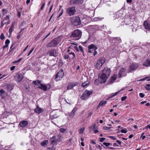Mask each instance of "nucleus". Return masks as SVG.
<instances>
[{
  "label": "nucleus",
  "instance_id": "obj_34",
  "mask_svg": "<svg viewBox=\"0 0 150 150\" xmlns=\"http://www.w3.org/2000/svg\"><path fill=\"white\" fill-rule=\"evenodd\" d=\"M2 11L3 12V15H5L7 14L8 12V11L5 9H3L2 10Z\"/></svg>",
  "mask_w": 150,
  "mask_h": 150
},
{
  "label": "nucleus",
  "instance_id": "obj_26",
  "mask_svg": "<svg viewBox=\"0 0 150 150\" xmlns=\"http://www.w3.org/2000/svg\"><path fill=\"white\" fill-rule=\"evenodd\" d=\"M117 75L116 74H114L110 78L111 83H113L116 79Z\"/></svg>",
  "mask_w": 150,
  "mask_h": 150
},
{
  "label": "nucleus",
  "instance_id": "obj_17",
  "mask_svg": "<svg viewBox=\"0 0 150 150\" xmlns=\"http://www.w3.org/2000/svg\"><path fill=\"white\" fill-rule=\"evenodd\" d=\"M76 26L79 25L81 24V21L79 16L76 17Z\"/></svg>",
  "mask_w": 150,
  "mask_h": 150
},
{
  "label": "nucleus",
  "instance_id": "obj_54",
  "mask_svg": "<svg viewBox=\"0 0 150 150\" xmlns=\"http://www.w3.org/2000/svg\"><path fill=\"white\" fill-rule=\"evenodd\" d=\"M17 38L18 39H20L21 37V35L20 34V33H19L17 36Z\"/></svg>",
  "mask_w": 150,
  "mask_h": 150
},
{
  "label": "nucleus",
  "instance_id": "obj_18",
  "mask_svg": "<svg viewBox=\"0 0 150 150\" xmlns=\"http://www.w3.org/2000/svg\"><path fill=\"white\" fill-rule=\"evenodd\" d=\"M143 65L146 67H148L150 66V59H148L143 63Z\"/></svg>",
  "mask_w": 150,
  "mask_h": 150
},
{
  "label": "nucleus",
  "instance_id": "obj_25",
  "mask_svg": "<svg viewBox=\"0 0 150 150\" xmlns=\"http://www.w3.org/2000/svg\"><path fill=\"white\" fill-rule=\"evenodd\" d=\"M33 83L35 84V85L39 86L41 83V81L39 80H37L33 81Z\"/></svg>",
  "mask_w": 150,
  "mask_h": 150
},
{
  "label": "nucleus",
  "instance_id": "obj_50",
  "mask_svg": "<svg viewBox=\"0 0 150 150\" xmlns=\"http://www.w3.org/2000/svg\"><path fill=\"white\" fill-rule=\"evenodd\" d=\"M105 139L104 138H100V141L101 142H103L104 140H105Z\"/></svg>",
  "mask_w": 150,
  "mask_h": 150
},
{
  "label": "nucleus",
  "instance_id": "obj_42",
  "mask_svg": "<svg viewBox=\"0 0 150 150\" xmlns=\"http://www.w3.org/2000/svg\"><path fill=\"white\" fill-rule=\"evenodd\" d=\"M0 38L1 40H3L5 39L3 33H1L0 36Z\"/></svg>",
  "mask_w": 150,
  "mask_h": 150
},
{
  "label": "nucleus",
  "instance_id": "obj_23",
  "mask_svg": "<svg viewBox=\"0 0 150 150\" xmlns=\"http://www.w3.org/2000/svg\"><path fill=\"white\" fill-rule=\"evenodd\" d=\"M6 20H8V22H6L7 24L8 25V24H9L11 22L10 19H9V15L6 16L4 18L3 21H4Z\"/></svg>",
  "mask_w": 150,
  "mask_h": 150
},
{
  "label": "nucleus",
  "instance_id": "obj_10",
  "mask_svg": "<svg viewBox=\"0 0 150 150\" xmlns=\"http://www.w3.org/2000/svg\"><path fill=\"white\" fill-rule=\"evenodd\" d=\"M82 35V32L79 29L76 30V40H79Z\"/></svg>",
  "mask_w": 150,
  "mask_h": 150
},
{
  "label": "nucleus",
  "instance_id": "obj_14",
  "mask_svg": "<svg viewBox=\"0 0 150 150\" xmlns=\"http://www.w3.org/2000/svg\"><path fill=\"white\" fill-rule=\"evenodd\" d=\"M16 77L17 78V79L16 80V81L19 82L22 80L23 77L22 74H20L16 75Z\"/></svg>",
  "mask_w": 150,
  "mask_h": 150
},
{
  "label": "nucleus",
  "instance_id": "obj_57",
  "mask_svg": "<svg viewBox=\"0 0 150 150\" xmlns=\"http://www.w3.org/2000/svg\"><path fill=\"white\" fill-rule=\"evenodd\" d=\"M63 13V10H62L61 13H60L59 15V16H58V18L60 16H61V15H62Z\"/></svg>",
  "mask_w": 150,
  "mask_h": 150
},
{
  "label": "nucleus",
  "instance_id": "obj_53",
  "mask_svg": "<svg viewBox=\"0 0 150 150\" xmlns=\"http://www.w3.org/2000/svg\"><path fill=\"white\" fill-rule=\"evenodd\" d=\"M127 98V96H124V97H122V98H121V100L122 101H124L126 99V98Z\"/></svg>",
  "mask_w": 150,
  "mask_h": 150
},
{
  "label": "nucleus",
  "instance_id": "obj_27",
  "mask_svg": "<svg viewBox=\"0 0 150 150\" xmlns=\"http://www.w3.org/2000/svg\"><path fill=\"white\" fill-rule=\"evenodd\" d=\"M107 103V101H101L99 103L98 106H104Z\"/></svg>",
  "mask_w": 150,
  "mask_h": 150
},
{
  "label": "nucleus",
  "instance_id": "obj_29",
  "mask_svg": "<svg viewBox=\"0 0 150 150\" xmlns=\"http://www.w3.org/2000/svg\"><path fill=\"white\" fill-rule=\"evenodd\" d=\"M48 142V140H45L41 143V145L43 146H45L47 145V143Z\"/></svg>",
  "mask_w": 150,
  "mask_h": 150
},
{
  "label": "nucleus",
  "instance_id": "obj_40",
  "mask_svg": "<svg viewBox=\"0 0 150 150\" xmlns=\"http://www.w3.org/2000/svg\"><path fill=\"white\" fill-rule=\"evenodd\" d=\"M93 20L94 21H99L101 20V19L99 17H98L94 18Z\"/></svg>",
  "mask_w": 150,
  "mask_h": 150
},
{
  "label": "nucleus",
  "instance_id": "obj_55",
  "mask_svg": "<svg viewBox=\"0 0 150 150\" xmlns=\"http://www.w3.org/2000/svg\"><path fill=\"white\" fill-rule=\"evenodd\" d=\"M15 22H13L12 23V25L11 26V27L10 28H14V25H15Z\"/></svg>",
  "mask_w": 150,
  "mask_h": 150
},
{
  "label": "nucleus",
  "instance_id": "obj_11",
  "mask_svg": "<svg viewBox=\"0 0 150 150\" xmlns=\"http://www.w3.org/2000/svg\"><path fill=\"white\" fill-rule=\"evenodd\" d=\"M138 68V65L135 63H132L129 67V70H135Z\"/></svg>",
  "mask_w": 150,
  "mask_h": 150
},
{
  "label": "nucleus",
  "instance_id": "obj_63",
  "mask_svg": "<svg viewBox=\"0 0 150 150\" xmlns=\"http://www.w3.org/2000/svg\"><path fill=\"white\" fill-rule=\"evenodd\" d=\"M50 141L51 142V143L52 144H55V143H54L55 141H54V140H50Z\"/></svg>",
  "mask_w": 150,
  "mask_h": 150
},
{
  "label": "nucleus",
  "instance_id": "obj_15",
  "mask_svg": "<svg viewBox=\"0 0 150 150\" xmlns=\"http://www.w3.org/2000/svg\"><path fill=\"white\" fill-rule=\"evenodd\" d=\"M69 57V59L70 60L73 61V62H74V57L75 56L74 53L72 52H69L68 54Z\"/></svg>",
  "mask_w": 150,
  "mask_h": 150
},
{
  "label": "nucleus",
  "instance_id": "obj_41",
  "mask_svg": "<svg viewBox=\"0 0 150 150\" xmlns=\"http://www.w3.org/2000/svg\"><path fill=\"white\" fill-rule=\"evenodd\" d=\"M110 143L104 142L103 144L106 146H108L110 145Z\"/></svg>",
  "mask_w": 150,
  "mask_h": 150
},
{
  "label": "nucleus",
  "instance_id": "obj_60",
  "mask_svg": "<svg viewBox=\"0 0 150 150\" xmlns=\"http://www.w3.org/2000/svg\"><path fill=\"white\" fill-rule=\"evenodd\" d=\"M15 66H13L11 67L10 69L11 71L13 70L15 68Z\"/></svg>",
  "mask_w": 150,
  "mask_h": 150
},
{
  "label": "nucleus",
  "instance_id": "obj_6",
  "mask_svg": "<svg viewBox=\"0 0 150 150\" xmlns=\"http://www.w3.org/2000/svg\"><path fill=\"white\" fill-rule=\"evenodd\" d=\"M64 73L62 69H61L56 75L55 80L57 81L61 80L64 76Z\"/></svg>",
  "mask_w": 150,
  "mask_h": 150
},
{
  "label": "nucleus",
  "instance_id": "obj_28",
  "mask_svg": "<svg viewBox=\"0 0 150 150\" xmlns=\"http://www.w3.org/2000/svg\"><path fill=\"white\" fill-rule=\"evenodd\" d=\"M71 23L74 25L75 23V17L73 16L71 17L70 18Z\"/></svg>",
  "mask_w": 150,
  "mask_h": 150
},
{
  "label": "nucleus",
  "instance_id": "obj_8",
  "mask_svg": "<svg viewBox=\"0 0 150 150\" xmlns=\"http://www.w3.org/2000/svg\"><path fill=\"white\" fill-rule=\"evenodd\" d=\"M127 75V70L124 68L121 69L118 75V77L120 78L122 76H125Z\"/></svg>",
  "mask_w": 150,
  "mask_h": 150
},
{
  "label": "nucleus",
  "instance_id": "obj_52",
  "mask_svg": "<svg viewBox=\"0 0 150 150\" xmlns=\"http://www.w3.org/2000/svg\"><path fill=\"white\" fill-rule=\"evenodd\" d=\"M148 78H149L148 77H144L142 79H141L139 81H144V80L146 79H147Z\"/></svg>",
  "mask_w": 150,
  "mask_h": 150
},
{
  "label": "nucleus",
  "instance_id": "obj_43",
  "mask_svg": "<svg viewBox=\"0 0 150 150\" xmlns=\"http://www.w3.org/2000/svg\"><path fill=\"white\" fill-rule=\"evenodd\" d=\"M64 57L65 59H69V55L65 54L64 55Z\"/></svg>",
  "mask_w": 150,
  "mask_h": 150
},
{
  "label": "nucleus",
  "instance_id": "obj_4",
  "mask_svg": "<svg viewBox=\"0 0 150 150\" xmlns=\"http://www.w3.org/2000/svg\"><path fill=\"white\" fill-rule=\"evenodd\" d=\"M58 54V50H55L54 49H52L48 51L47 53V55L50 56H53L56 57Z\"/></svg>",
  "mask_w": 150,
  "mask_h": 150
},
{
  "label": "nucleus",
  "instance_id": "obj_3",
  "mask_svg": "<svg viewBox=\"0 0 150 150\" xmlns=\"http://www.w3.org/2000/svg\"><path fill=\"white\" fill-rule=\"evenodd\" d=\"M92 94V91H91L85 90L83 93L81 98L83 100H85L88 99L90 96Z\"/></svg>",
  "mask_w": 150,
  "mask_h": 150
},
{
  "label": "nucleus",
  "instance_id": "obj_51",
  "mask_svg": "<svg viewBox=\"0 0 150 150\" xmlns=\"http://www.w3.org/2000/svg\"><path fill=\"white\" fill-rule=\"evenodd\" d=\"M21 14V11H18L17 16H18L19 18H20Z\"/></svg>",
  "mask_w": 150,
  "mask_h": 150
},
{
  "label": "nucleus",
  "instance_id": "obj_20",
  "mask_svg": "<svg viewBox=\"0 0 150 150\" xmlns=\"http://www.w3.org/2000/svg\"><path fill=\"white\" fill-rule=\"evenodd\" d=\"M14 86L12 84H8L7 85L6 88L8 91H11L13 88Z\"/></svg>",
  "mask_w": 150,
  "mask_h": 150
},
{
  "label": "nucleus",
  "instance_id": "obj_37",
  "mask_svg": "<svg viewBox=\"0 0 150 150\" xmlns=\"http://www.w3.org/2000/svg\"><path fill=\"white\" fill-rule=\"evenodd\" d=\"M127 132V130L126 129H122L121 130V132L124 133H126Z\"/></svg>",
  "mask_w": 150,
  "mask_h": 150
},
{
  "label": "nucleus",
  "instance_id": "obj_48",
  "mask_svg": "<svg viewBox=\"0 0 150 150\" xmlns=\"http://www.w3.org/2000/svg\"><path fill=\"white\" fill-rule=\"evenodd\" d=\"M70 3L71 5H73L75 3V0H71Z\"/></svg>",
  "mask_w": 150,
  "mask_h": 150
},
{
  "label": "nucleus",
  "instance_id": "obj_7",
  "mask_svg": "<svg viewBox=\"0 0 150 150\" xmlns=\"http://www.w3.org/2000/svg\"><path fill=\"white\" fill-rule=\"evenodd\" d=\"M105 59L104 57H101L98 60L96 64V67L98 68L101 67L105 63Z\"/></svg>",
  "mask_w": 150,
  "mask_h": 150
},
{
  "label": "nucleus",
  "instance_id": "obj_12",
  "mask_svg": "<svg viewBox=\"0 0 150 150\" xmlns=\"http://www.w3.org/2000/svg\"><path fill=\"white\" fill-rule=\"evenodd\" d=\"M28 124V122L25 120L22 121H21L19 123L20 126L22 127H25Z\"/></svg>",
  "mask_w": 150,
  "mask_h": 150
},
{
  "label": "nucleus",
  "instance_id": "obj_2",
  "mask_svg": "<svg viewBox=\"0 0 150 150\" xmlns=\"http://www.w3.org/2000/svg\"><path fill=\"white\" fill-rule=\"evenodd\" d=\"M61 40L60 37L55 38L48 43L46 46L47 47H54L57 46Z\"/></svg>",
  "mask_w": 150,
  "mask_h": 150
},
{
  "label": "nucleus",
  "instance_id": "obj_49",
  "mask_svg": "<svg viewBox=\"0 0 150 150\" xmlns=\"http://www.w3.org/2000/svg\"><path fill=\"white\" fill-rule=\"evenodd\" d=\"M139 96L141 98H143L144 96V95L142 93H139Z\"/></svg>",
  "mask_w": 150,
  "mask_h": 150
},
{
  "label": "nucleus",
  "instance_id": "obj_46",
  "mask_svg": "<svg viewBox=\"0 0 150 150\" xmlns=\"http://www.w3.org/2000/svg\"><path fill=\"white\" fill-rule=\"evenodd\" d=\"M59 130L61 132L63 133L66 130L65 129L63 128H60Z\"/></svg>",
  "mask_w": 150,
  "mask_h": 150
},
{
  "label": "nucleus",
  "instance_id": "obj_13",
  "mask_svg": "<svg viewBox=\"0 0 150 150\" xmlns=\"http://www.w3.org/2000/svg\"><path fill=\"white\" fill-rule=\"evenodd\" d=\"M144 25L146 29L148 31L150 30V24L147 21H144Z\"/></svg>",
  "mask_w": 150,
  "mask_h": 150
},
{
  "label": "nucleus",
  "instance_id": "obj_64",
  "mask_svg": "<svg viewBox=\"0 0 150 150\" xmlns=\"http://www.w3.org/2000/svg\"><path fill=\"white\" fill-rule=\"evenodd\" d=\"M145 88L146 90L148 91L150 90V88L149 87H147L146 86Z\"/></svg>",
  "mask_w": 150,
  "mask_h": 150
},
{
  "label": "nucleus",
  "instance_id": "obj_59",
  "mask_svg": "<svg viewBox=\"0 0 150 150\" xmlns=\"http://www.w3.org/2000/svg\"><path fill=\"white\" fill-rule=\"evenodd\" d=\"M50 34V33H49L47 35H46L45 38L43 40L45 39L46 38H47L49 36Z\"/></svg>",
  "mask_w": 150,
  "mask_h": 150
},
{
  "label": "nucleus",
  "instance_id": "obj_16",
  "mask_svg": "<svg viewBox=\"0 0 150 150\" xmlns=\"http://www.w3.org/2000/svg\"><path fill=\"white\" fill-rule=\"evenodd\" d=\"M34 110L35 112L39 114L42 113L43 111L42 109L39 108L38 106H37Z\"/></svg>",
  "mask_w": 150,
  "mask_h": 150
},
{
  "label": "nucleus",
  "instance_id": "obj_9",
  "mask_svg": "<svg viewBox=\"0 0 150 150\" xmlns=\"http://www.w3.org/2000/svg\"><path fill=\"white\" fill-rule=\"evenodd\" d=\"M67 13L69 14L70 16L74 15L75 12V7H69L67 9Z\"/></svg>",
  "mask_w": 150,
  "mask_h": 150
},
{
  "label": "nucleus",
  "instance_id": "obj_62",
  "mask_svg": "<svg viewBox=\"0 0 150 150\" xmlns=\"http://www.w3.org/2000/svg\"><path fill=\"white\" fill-rule=\"evenodd\" d=\"M93 131L95 133H97L98 132V130L96 129V128H95V129H93Z\"/></svg>",
  "mask_w": 150,
  "mask_h": 150
},
{
  "label": "nucleus",
  "instance_id": "obj_45",
  "mask_svg": "<svg viewBox=\"0 0 150 150\" xmlns=\"http://www.w3.org/2000/svg\"><path fill=\"white\" fill-rule=\"evenodd\" d=\"M13 46V44H12L11 45V46L10 47V51L9 52V53L11 52L13 50H14V49H15V48L14 47L13 48H12Z\"/></svg>",
  "mask_w": 150,
  "mask_h": 150
},
{
  "label": "nucleus",
  "instance_id": "obj_58",
  "mask_svg": "<svg viewBox=\"0 0 150 150\" xmlns=\"http://www.w3.org/2000/svg\"><path fill=\"white\" fill-rule=\"evenodd\" d=\"M45 3H44V4H43L42 5V6L41 7V8H40L41 10H42L43 9V8L45 6Z\"/></svg>",
  "mask_w": 150,
  "mask_h": 150
},
{
  "label": "nucleus",
  "instance_id": "obj_19",
  "mask_svg": "<svg viewBox=\"0 0 150 150\" xmlns=\"http://www.w3.org/2000/svg\"><path fill=\"white\" fill-rule=\"evenodd\" d=\"M88 49L93 50H96L97 47L94 44H92L88 46Z\"/></svg>",
  "mask_w": 150,
  "mask_h": 150
},
{
  "label": "nucleus",
  "instance_id": "obj_5",
  "mask_svg": "<svg viewBox=\"0 0 150 150\" xmlns=\"http://www.w3.org/2000/svg\"><path fill=\"white\" fill-rule=\"evenodd\" d=\"M38 87L41 90L46 91L49 90L51 88V86L50 84H43L41 83L40 85L38 86Z\"/></svg>",
  "mask_w": 150,
  "mask_h": 150
},
{
  "label": "nucleus",
  "instance_id": "obj_36",
  "mask_svg": "<svg viewBox=\"0 0 150 150\" xmlns=\"http://www.w3.org/2000/svg\"><path fill=\"white\" fill-rule=\"evenodd\" d=\"M95 126L96 125L95 123L92 124L90 127V128L91 129H95Z\"/></svg>",
  "mask_w": 150,
  "mask_h": 150
},
{
  "label": "nucleus",
  "instance_id": "obj_56",
  "mask_svg": "<svg viewBox=\"0 0 150 150\" xmlns=\"http://www.w3.org/2000/svg\"><path fill=\"white\" fill-rule=\"evenodd\" d=\"M34 48H33L31 50H30V52H29V53H28V56H29L30 54L33 51V50H34Z\"/></svg>",
  "mask_w": 150,
  "mask_h": 150
},
{
  "label": "nucleus",
  "instance_id": "obj_22",
  "mask_svg": "<svg viewBox=\"0 0 150 150\" xmlns=\"http://www.w3.org/2000/svg\"><path fill=\"white\" fill-rule=\"evenodd\" d=\"M75 112V108H74L71 112L69 113L68 115L69 117L71 118L74 117V116Z\"/></svg>",
  "mask_w": 150,
  "mask_h": 150
},
{
  "label": "nucleus",
  "instance_id": "obj_33",
  "mask_svg": "<svg viewBox=\"0 0 150 150\" xmlns=\"http://www.w3.org/2000/svg\"><path fill=\"white\" fill-rule=\"evenodd\" d=\"M83 0H76V4H81L83 3Z\"/></svg>",
  "mask_w": 150,
  "mask_h": 150
},
{
  "label": "nucleus",
  "instance_id": "obj_21",
  "mask_svg": "<svg viewBox=\"0 0 150 150\" xmlns=\"http://www.w3.org/2000/svg\"><path fill=\"white\" fill-rule=\"evenodd\" d=\"M0 95L1 96L2 98H4L6 96V93L4 90L1 89L0 90Z\"/></svg>",
  "mask_w": 150,
  "mask_h": 150
},
{
  "label": "nucleus",
  "instance_id": "obj_61",
  "mask_svg": "<svg viewBox=\"0 0 150 150\" xmlns=\"http://www.w3.org/2000/svg\"><path fill=\"white\" fill-rule=\"evenodd\" d=\"M109 137L110 138H112L113 139L116 140V138L114 136H109Z\"/></svg>",
  "mask_w": 150,
  "mask_h": 150
},
{
  "label": "nucleus",
  "instance_id": "obj_35",
  "mask_svg": "<svg viewBox=\"0 0 150 150\" xmlns=\"http://www.w3.org/2000/svg\"><path fill=\"white\" fill-rule=\"evenodd\" d=\"M84 128L83 127L80 129L79 130V132L80 134H81L83 133L84 131Z\"/></svg>",
  "mask_w": 150,
  "mask_h": 150
},
{
  "label": "nucleus",
  "instance_id": "obj_47",
  "mask_svg": "<svg viewBox=\"0 0 150 150\" xmlns=\"http://www.w3.org/2000/svg\"><path fill=\"white\" fill-rule=\"evenodd\" d=\"M75 30L73 31V33H72L71 35H70L71 38H72V37H75Z\"/></svg>",
  "mask_w": 150,
  "mask_h": 150
},
{
  "label": "nucleus",
  "instance_id": "obj_30",
  "mask_svg": "<svg viewBox=\"0 0 150 150\" xmlns=\"http://www.w3.org/2000/svg\"><path fill=\"white\" fill-rule=\"evenodd\" d=\"M89 82L88 81H85L82 84V86L83 87H85L89 84Z\"/></svg>",
  "mask_w": 150,
  "mask_h": 150
},
{
  "label": "nucleus",
  "instance_id": "obj_38",
  "mask_svg": "<svg viewBox=\"0 0 150 150\" xmlns=\"http://www.w3.org/2000/svg\"><path fill=\"white\" fill-rule=\"evenodd\" d=\"M13 30V28H10L9 30V32L10 35H11L12 32Z\"/></svg>",
  "mask_w": 150,
  "mask_h": 150
},
{
  "label": "nucleus",
  "instance_id": "obj_32",
  "mask_svg": "<svg viewBox=\"0 0 150 150\" xmlns=\"http://www.w3.org/2000/svg\"><path fill=\"white\" fill-rule=\"evenodd\" d=\"M57 141H58L59 142H60L62 141V135L61 134H59L57 135Z\"/></svg>",
  "mask_w": 150,
  "mask_h": 150
},
{
  "label": "nucleus",
  "instance_id": "obj_24",
  "mask_svg": "<svg viewBox=\"0 0 150 150\" xmlns=\"http://www.w3.org/2000/svg\"><path fill=\"white\" fill-rule=\"evenodd\" d=\"M75 85L74 83H70L69 84L67 87V89L69 90L72 88Z\"/></svg>",
  "mask_w": 150,
  "mask_h": 150
},
{
  "label": "nucleus",
  "instance_id": "obj_39",
  "mask_svg": "<svg viewBox=\"0 0 150 150\" xmlns=\"http://www.w3.org/2000/svg\"><path fill=\"white\" fill-rule=\"evenodd\" d=\"M5 24H7L6 22L5 23H4L3 21H2L1 22V28H2L4 25Z\"/></svg>",
  "mask_w": 150,
  "mask_h": 150
},
{
  "label": "nucleus",
  "instance_id": "obj_31",
  "mask_svg": "<svg viewBox=\"0 0 150 150\" xmlns=\"http://www.w3.org/2000/svg\"><path fill=\"white\" fill-rule=\"evenodd\" d=\"M79 50H80L82 52H83V50L82 49V47L81 46H79V49L77 48V47H76V50L78 51H79Z\"/></svg>",
  "mask_w": 150,
  "mask_h": 150
},
{
  "label": "nucleus",
  "instance_id": "obj_1",
  "mask_svg": "<svg viewBox=\"0 0 150 150\" xmlns=\"http://www.w3.org/2000/svg\"><path fill=\"white\" fill-rule=\"evenodd\" d=\"M111 70L110 68L105 67L103 71V73L100 76V78L103 82H105L108 79V77L110 75Z\"/></svg>",
  "mask_w": 150,
  "mask_h": 150
},
{
  "label": "nucleus",
  "instance_id": "obj_44",
  "mask_svg": "<svg viewBox=\"0 0 150 150\" xmlns=\"http://www.w3.org/2000/svg\"><path fill=\"white\" fill-rule=\"evenodd\" d=\"M10 42V40L8 39H7L5 41V44L7 45H8V44H9Z\"/></svg>",
  "mask_w": 150,
  "mask_h": 150
}]
</instances>
